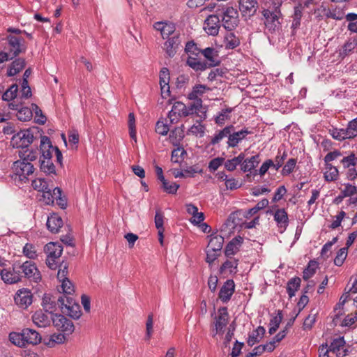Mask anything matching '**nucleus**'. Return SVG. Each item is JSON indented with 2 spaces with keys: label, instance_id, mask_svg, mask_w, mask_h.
<instances>
[{
  "label": "nucleus",
  "instance_id": "nucleus-15",
  "mask_svg": "<svg viewBox=\"0 0 357 357\" xmlns=\"http://www.w3.org/2000/svg\"><path fill=\"white\" fill-rule=\"evenodd\" d=\"M40 149L41 151L40 161L52 159V153L54 151V146L52 145L49 137L47 136L41 137Z\"/></svg>",
  "mask_w": 357,
  "mask_h": 357
},
{
  "label": "nucleus",
  "instance_id": "nucleus-38",
  "mask_svg": "<svg viewBox=\"0 0 357 357\" xmlns=\"http://www.w3.org/2000/svg\"><path fill=\"white\" fill-rule=\"evenodd\" d=\"M233 126H227L223 130H220L218 133H216L213 137H211V144L215 145L218 144L223 138L227 137L231 130H233Z\"/></svg>",
  "mask_w": 357,
  "mask_h": 357
},
{
  "label": "nucleus",
  "instance_id": "nucleus-51",
  "mask_svg": "<svg viewBox=\"0 0 357 357\" xmlns=\"http://www.w3.org/2000/svg\"><path fill=\"white\" fill-rule=\"evenodd\" d=\"M282 316L280 311H278V314L272 317L270 321L269 333L273 334L279 328V326L282 321Z\"/></svg>",
  "mask_w": 357,
  "mask_h": 357
},
{
  "label": "nucleus",
  "instance_id": "nucleus-43",
  "mask_svg": "<svg viewBox=\"0 0 357 357\" xmlns=\"http://www.w3.org/2000/svg\"><path fill=\"white\" fill-rule=\"evenodd\" d=\"M237 261L236 260H227L220 268L221 274L235 273L237 268Z\"/></svg>",
  "mask_w": 357,
  "mask_h": 357
},
{
  "label": "nucleus",
  "instance_id": "nucleus-31",
  "mask_svg": "<svg viewBox=\"0 0 357 357\" xmlns=\"http://www.w3.org/2000/svg\"><path fill=\"white\" fill-rule=\"evenodd\" d=\"M25 67V61L23 59L19 58L12 62L8 67L7 75L13 77L19 73Z\"/></svg>",
  "mask_w": 357,
  "mask_h": 357
},
{
  "label": "nucleus",
  "instance_id": "nucleus-21",
  "mask_svg": "<svg viewBox=\"0 0 357 357\" xmlns=\"http://www.w3.org/2000/svg\"><path fill=\"white\" fill-rule=\"evenodd\" d=\"M274 220L280 229V231L283 232L288 226L289 218L287 213L284 209H278L274 213Z\"/></svg>",
  "mask_w": 357,
  "mask_h": 357
},
{
  "label": "nucleus",
  "instance_id": "nucleus-19",
  "mask_svg": "<svg viewBox=\"0 0 357 357\" xmlns=\"http://www.w3.org/2000/svg\"><path fill=\"white\" fill-rule=\"evenodd\" d=\"M257 2L255 0H240L239 9L243 16H252L255 13Z\"/></svg>",
  "mask_w": 357,
  "mask_h": 357
},
{
  "label": "nucleus",
  "instance_id": "nucleus-32",
  "mask_svg": "<svg viewBox=\"0 0 357 357\" xmlns=\"http://www.w3.org/2000/svg\"><path fill=\"white\" fill-rule=\"evenodd\" d=\"M259 155H253L250 158L244 159L241 164V169L243 172H250L259 164Z\"/></svg>",
  "mask_w": 357,
  "mask_h": 357
},
{
  "label": "nucleus",
  "instance_id": "nucleus-8",
  "mask_svg": "<svg viewBox=\"0 0 357 357\" xmlns=\"http://www.w3.org/2000/svg\"><path fill=\"white\" fill-rule=\"evenodd\" d=\"M14 301L19 307L26 309L33 303V294L27 288L20 289L15 293Z\"/></svg>",
  "mask_w": 357,
  "mask_h": 357
},
{
  "label": "nucleus",
  "instance_id": "nucleus-1",
  "mask_svg": "<svg viewBox=\"0 0 357 357\" xmlns=\"http://www.w3.org/2000/svg\"><path fill=\"white\" fill-rule=\"evenodd\" d=\"M219 17H222V26L225 29L232 30L238 23V13L232 6L218 5L215 10Z\"/></svg>",
  "mask_w": 357,
  "mask_h": 357
},
{
  "label": "nucleus",
  "instance_id": "nucleus-24",
  "mask_svg": "<svg viewBox=\"0 0 357 357\" xmlns=\"http://www.w3.org/2000/svg\"><path fill=\"white\" fill-rule=\"evenodd\" d=\"M45 252L47 257L59 259L63 252V247L58 243L50 242L45 246Z\"/></svg>",
  "mask_w": 357,
  "mask_h": 357
},
{
  "label": "nucleus",
  "instance_id": "nucleus-45",
  "mask_svg": "<svg viewBox=\"0 0 357 357\" xmlns=\"http://www.w3.org/2000/svg\"><path fill=\"white\" fill-rule=\"evenodd\" d=\"M329 132L331 135V136L337 140L342 141L346 139H351L347 128H332L329 130Z\"/></svg>",
  "mask_w": 357,
  "mask_h": 357
},
{
  "label": "nucleus",
  "instance_id": "nucleus-57",
  "mask_svg": "<svg viewBox=\"0 0 357 357\" xmlns=\"http://www.w3.org/2000/svg\"><path fill=\"white\" fill-rule=\"evenodd\" d=\"M357 162L356 155L354 153H351L347 157H344L341 160V163L342 164L344 168H351V167H354Z\"/></svg>",
  "mask_w": 357,
  "mask_h": 357
},
{
  "label": "nucleus",
  "instance_id": "nucleus-53",
  "mask_svg": "<svg viewBox=\"0 0 357 357\" xmlns=\"http://www.w3.org/2000/svg\"><path fill=\"white\" fill-rule=\"evenodd\" d=\"M232 109L227 108L222 109L215 117V122L218 125H223L227 120L229 119V114Z\"/></svg>",
  "mask_w": 357,
  "mask_h": 357
},
{
  "label": "nucleus",
  "instance_id": "nucleus-52",
  "mask_svg": "<svg viewBox=\"0 0 357 357\" xmlns=\"http://www.w3.org/2000/svg\"><path fill=\"white\" fill-rule=\"evenodd\" d=\"M42 305L46 312H52L55 310L56 304L50 295L45 294L43 298Z\"/></svg>",
  "mask_w": 357,
  "mask_h": 357
},
{
  "label": "nucleus",
  "instance_id": "nucleus-16",
  "mask_svg": "<svg viewBox=\"0 0 357 357\" xmlns=\"http://www.w3.org/2000/svg\"><path fill=\"white\" fill-rule=\"evenodd\" d=\"M0 275L1 280L7 284H15L21 280V274L20 271H15L14 268H4L1 270Z\"/></svg>",
  "mask_w": 357,
  "mask_h": 357
},
{
  "label": "nucleus",
  "instance_id": "nucleus-14",
  "mask_svg": "<svg viewBox=\"0 0 357 357\" xmlns=\"http://www.w3.org/2000/svg\"><path fill=\"white\" fill-rule=\"evenodd\" d=\"M328 348L336 357H344L347 355L348 351L343 337L334 339Z\"/></svg>",
  "mask_w": 357,
  "mask_h": 357
},
{
  "label": "nucleus",
  "instance_id": "nucleus-5",
  "mask_svg": "<svg viewBox=\"0 0 357 357\" xmlns=\"http://www.w3.org/2000/svg\"><path fill=\"white\" fill-rule=\"evenodd\" d=\"M33 141V134L30 129L21 130L15 134L10 140V145L14 148H26Z\"/></svg>",
  "mask_w": 357,
  "mask_h": 357
},
{
  "label": "nucleus",
  "instance_id": "nucleus-34",
  "mask_svg": "<svg viewBox=\"0 0 357 357\" xmlns=\"http://www.w3.org/2000/svg\"><path fill=\"white\" fill-rule=\"evenodd\" d=\"M324 178L326 181H334L338 178L339 171L332 165H325Z\"/></svg>",
  "mask_w": 357,
  "mask_h": 357
},
{
  "label": "nucleus",
  "instance_id": "nucleus-47",
  "mask_svg": "<svg viewBox=\"0 0 357 357\" xmlns=\"http://www.w3.org/2000/svg\"><path fill=\"white\" fill-rule=\"evenodd\" d=\"M169 121L167 119H159L155 125V131L157 133L161 135H166L169 131V126L167 123Z\"/></svg>",
  "mask_w": 357,
  "mask_h": 357
},
{
  "label": "nucleus",
  "instance_id": "nucleus-41",
  "mask_svg": "<svg viewBox=\"0 0 357 357\" xmlns=\"http://www.w3.org/2000/svg\"><path fill=\"white\" fill-rule=\"evenodd\" d=\"M318 263L314 260H311L309 261L307 266L303 271V278L305 280H307L310 278H312L316 273L317 269L318 268Z\"/></svg>",
  "mask_w": 357,
  "mask_h": 357
},
{
  "label": "nucleus",
  "instance_id": "nucleus-55",
  "mask_svg": "<svg viewBox=\"0 0 357 357\" xmlns=\"http://www.w3.org/2000/svg\"><path fill=\"white\" fill-rule=\"evenodd\" d=\"M18 91L17 84H13L2 96V99L6 101H10L14 99Z\"/></svg>",
  "mask_w": 357,
  "mask_h": 357
},
{
  "label": "nucleus",
  "instance_id": "nucleus-46",
  "mask_svg": "<svg viewBox=\"0 0 357 357\" xmlns=\"http://www.w3.org/2000/svg\"><path fill=\"white\" fill-rule=\"evenodd\" d=\"M61 282V289L62 293L63 294V296H70L75 292V287L72 282L69 280H64L60 282Z\"/></svg>",
  "mask_w": 357,
  "mask_h": 357
},
{
  "label": "nucleus",
  "instance_id": "nucleus-6",
  "mask_svg": "<svg viewBox=\"0 0 357 357\" xmlns=\"http://www.w3.org/2000/svg\"><path fill=\"white\" fill-rule=\"evenodd\" d=\"M228 321L229 314L227 309L225 307L220 308L214 317V328L212 330L213 336H215L218 334H222L224 328L228 324Z\"/></svg>",
  "mask_w": 357,
  "mask_h": 357
},
{
  "label": "nucleus",
  "instance_id": "nucleus-2",
  "mask_svg": "<svg viewBox=\"0 0 357 357\" xmlns=\"http://www.w3.org/2000/svg\"><path fill=\"white\" fill-rule=\"evenodd\" d=\"M58 305L63 312L75 319L81 316L80 307L71 296H61L58 298Z\"/></svg>",
  "mask_w": 357,
  "mask_h": 357
},
{
  "label": "nucleus",
  "instance_id": "nucleus-35",
  "mask_svg": "<svg viewBox=\"0 0 357 357\" xmlns=\"http://www.w3.org/2000/svg\"><path fill=\"white\" fill-rule=\"evenodd\" d=\"M224 44L227 49H234L240 44V40L234 33H228L224 38Z\"/></svg>",
  "mask_w": 357,
  "mask_h": 357
},
{
  "label": "nucleus",
  "instance_id": "nucleus-10",
  "mask_svg": "<svg viewBox=\"0 0 357 357\" xmlns=\"http://www.w3.org/2000/svg\"><path fill=\"white\" fill-rule=\"evenodd\" d=\"M189 116V112H187V106L182 102H175L172 107V109L168 113V119L171 124H174L178 122L181 117Z\"/></svg>",
  "mask_w": 357,
  "mask_h": 357
},
{
  "label": "nucleus",
  "instance_id": "nucleus-25",
  "mask_svg": "<svg viewBox=\"0 0 357 357\" xmlns=\"http://www.w3.org/2000/svg\"><path fill=\"white\" fill-rule=\"evenodd\" d=\"M63 220L57 214L53 213L48 217L47 220V227L48 229L54 234L58 233L63 226Z\"/></svg>",
  "mask_w": 357,
  "mask_h": 357
},
{
  "label": "nucleus",
  "instance_id": "nucleus-37",
  "mask_svg": "<svg viewBox=\"0 0 357 357\" xmlns=\"http://www.w3.org/2000/svg\"><path fill=\"white\" fill-rule=\"evenodd\" d=\"M245 155L243 153L239 154L238 156L233 158L232 159L227 160L225 161L224 165L225 167L230 172L234 171L236 167L241 164L244 160Z\"/></svg>",
  "mask_w": 357,
  "mask_h": 357
},
{
  "label": "nucleus",
  "instance_id": "nucleus-20",
  "mask_svg": "<svg viewBox=\"0 0 357 357\" xmlns=\"http://www.w3.org/2000/svg\"><path fill=\"white\" fill-rule=\"evenodd\" d=\"M22 336L24 338V341H25L26 346L27 344L36 345L39 344L41 341L40 335L35 330L24 328L22 330Z\"/></svg>",
  "mask_w": 357,
  "mask_h": 357
},
{
  "label": "nucleus",
  "instance_id": "nucleus-29",
  "mask_svg": "<svg viewBox=\"0 0 357 357\" xmlns=\"http://www.w3.org/2000/svg\"><path fill=\"white\" fill-rule=\"evenodd\" d=\"M250 132L247 129L241 130L234 133L228 135V146L229 147H235L243 139H244Z\"/></svg>",
  "mask_w": 357,
  "mask_h": 357
},
{
  "label": "nucleus",
  "instance_id": "nucleus-11",
  "mask_svg": "<svg viewBox=\"0 0 357 357\" xmlns=\"http://www.w3.org/2000/svg\"><path fill=\"white\" fill-rule=\"evenodd\" d=\"M54 326L68 335L72 333L74 331L73 322L66 317L61 314H55L52 318Z\"/></svg>",
  "mask_w": 357,
  "mask_h": 357
},
{
  "label": "nucleus",
  "instance_id": "nucleus-58",
  "mask_svg": "<svg viewBox=\"0 0 357 357\" xmlns=\"http://www.w3.org/2000/svg\"><path fill=\"white\" fill-rule=\"evenodd\" d=\"M162 183L164 190L169 194H176L179 188V185L174 182H168L167 180L162 181Z\"/></svg>",
  "mask_w": 357,
  "mask_h": 357
},
{
  "label": "nucleus",
  "instance_id": "nucleus-50",
  "mask_svg": "<svg viewBox=\"0 0 357 357\" xmlns=\"http://www.w3.org/2000/svg\"><path fill=\"white\" fill-rule=\"evenodd\" d=\"M17 119L21 121H27L31 119L33 113L31 109L24 107L18 109L16 114Z\"/></svg>",
  "mask_w": 357,
  "mask_h": 357
},
{
  "label": "nucleus",
  "instance_id": "nucleus-13",
  "mask_svg": "<svg viewBox=\"0 0 357 357\" xmlns=\"http://www.w3.org/2000/svg\"><path fill=\"white\" fill-rule=\"evenodd\" d=\"M8 41L9 45V50L13 53V56H16L21 52H24L26 50V46L24 44V40L22 38L10 36L8 37Z\"/></svg>",
  "mask_w": 357,
  "mask_h": 357
},
{
  "label": "nucleus",
  "instance_id": "nucleus-44",
  "mask_svg": "<svg viewBox=\"0 0 357 357\" xmlns=\"http://www.w3.org/2000/svg\"><path fill=\"white\" fill-rule=\"evenodd\" d=\"M128 126L129 135H130V138L135 142H137V131H136V125H135V117L134 113H132V112H130L128 114Z\"/></svg>",
  "mask_w": 357,
  "mask_h": 357
},
{
  "label": "nucleus",
  "instance_id": "nucleus-17",
  "mask_svg": "<svg viewBox=\"0 0 357 357\" xmlns=\"http://www.w3.org/2000/svg\"><path fill=\"white\" fill-rule=\"evenodd\" d=\"M180 45L181 40L179 36L175 35L169 38L164 43L163 49L168 56L173 57L176 54Z\"/></svg>",
  "mask_w": 357,
  "mask_h": 357
},
{
  "label": "nucleus",
  "instance_id": "nucleus-56",
  "mask_svg": "<svg viewBox=\"0 0 357 357\" xmlns=\"http://www.w3.org/2000/svg\"><path fill=\"white\" fill-rule=\"evenodd\" d=\"M23 253L29 259H36L38 256L35 246L30 243H26L24 246Z\"/></svg>",
  "mask_w": 357,
  "mask_h": 357
},
{
  "label": "nucleus",
  "instance_id": "nucleus-60",
  "mask_svg": "<svg viewBox=\"0 0 357 357\" xmlns=\"http://www.w3.org/2000/svg\"><path fill=\"white\" fill-rule=\"evenodd\" d=\"M68 264L67 263L63 261L60 264L59 266L58 273H57V279L59 282L68 279L67 278L68 275Z\"/></svg>",
  "mask_w": 357,
  "mask_h": 357
},
{
  "label": "nucleus",
  "instance_id": "nucleus-62",
  "mask_svg": "<svg viewBox=\"0 0 357 357\" xmlns=\"http://www.w3.org/2000/svg\"><path fill=\"white\" fill-rule=\"evenodd\" d=\"M296 165V160L295 158H290L282 168V173L283 175H289L294 169Z\"/></svg>",
  "mask_w": 357,
  "mask_h": 357
},
{
  "label": "nucleus",
  "instance_id": "nucleus-22",
  "mask_svg": "<svg viewBox=\"0 0 357 357\" xmlns=\"http://www.w3.org/2000/svg\"><path fill=\"white\" fill-rule=\"evenodd\" d=\"M153 26L160 32L163 38H168L175 31V25L170 22H158L154 24Z\"/></svg>",
  "mask_w": 357,
  "mask_h": 357
},
{
  "label": "nucleus",
  "instance_id": "nucleus-18",
  "mask_svg": "<svg viewBox=\"0 0 357 357\" xmlns=\"http://www.w3.org/2000/svg\"><path fill=\"white\" fill-rule=\"evenodd\" d=\"M235 289L234 282L232 280H227L219 292V298L223 302H228L233 295Z\"/></svg>",
  "mask_w": 357,
  "mask_h": 357
},
{
  "label": "nucleus",
  "instance_id": "nucleus-33",
  "mask_svg": "<svg viewBox=\"0 0 357 357\" xmlns=\"http://www.w3.org/2000/svg\"><path fill=\"white\" fill-rule=\"evenodd\" d=\"M224 243V238L220 235L211 236L207 248L210 250L221 252Z\"/></svg>",
  "mask_w": 357,
  "mask_h": 357
},
{
  "label": "nucleus",
  "instance_id": "nucleus-48",
  "mask_svg": "<svg viewBox=\"0 0 357 357\" xmlns=\"http://www.w3.org/2000/svg\"><path fill=\"white\" fill-rule=\"evenodd\" d=\"M22 335V331L20 333L13 332L9 335V340L13 344L19 347H26V344Z\"/></svg>",
  "mask_w": 357,
  "mask_h": 357
},
{
  "label": "nucleus",
  "instance_id": "nucleus-4",
  "mask_svg": "<svg viewBox=\"0 0 357 357\" xmlns=\"http://www.w3.org/2000/svg\"><path fill=\"white\" fill-rule=\"evenodd\" d=\"M43 201L47 205L52 204L56 202V204L62 208L66 206V200L61 197V190L52 185L43 192Z\"/></svg>",
  "mask_w": 357,
  "mask_h": 357
},
{
  "label": "nucleus",
  "instance_id": "nucleus-23",
  "mask_svg": "<svg viewBox=\"0 0 357 357\" xmlns=\"http://www.w3.org/2000/svg\"><path fill=\"white\" fill-rule=\"evenodd\" d=\"M211 91V88L206 85L196 84L192 87V91L188 94V98L189 100H202V97Z\"/></svg>",
  "mask_w": 357,
  "mask_h": 357
},
{
  "label": "nucleus",
  "instance_id": "nucleus-54",
  "mask_svg": "<svg viewBox=\"0 0 357 357\" xmlns=\"http://www.w3.org/2000/svg\"><path fill=\"white\" fill-rule=\"evenodd\" d=\"M19 155L20 159L24 160L25 162L33 161L37 158V151L33 150H26L24 152L20 151Z\"/></svg>",
  "mask_w": 357,
  "mask_h": 357
},
{
  "label": "nucleus",
  "instance_id": "nucleus-64",
  "mask_svg": "<svg viewBox=\"0 0 357 357\" xmlns=\"http://www.w3.org/2000/svg\"><path fill=\"white\" fill-rule=\"evenodd\" d=\"M185 154L186 152L183 147H178L172 151V161L174 162H179L180 159H183V155Z\"/></svg>",
  "mask_w": 357,
  "mask_h": 357
},
{
  "label": "nucleus",
  "instance_id": "nucleus-26",
  "mask_svg": "<svg viewBox=\"0 0 357 357\" xmlns=\"http://www.w3.org/2000/svg\"><path fill=\"white\" fill-rule=\"evenodd\" d=\"M357 47V38H348L344 45L339 50V55L340 56L344 58L350 54H351L354 50Z\"/></svg>",
  "mask_w": 357,
  "mask_h": 357
},
{
  "label": "nucleus",
  "instance_id": "nucleus-28",
  "mask_svg": "<svg viewBox=\"0 0 357 357\" xmlns=\"http://www.w3.org/2000/svg\"><path fill=\"white\" fill-rule=\"evenodd\" d=\"M32 321L38 327H46L50 324V319L48 314L42 310L36 311L33 314Z\"/></svg>",
  "mask_w": 357,
  "mask_h": 357
},
{
  "label": "nucleus",
  "instance_id": "nucleus-3",
  "mask_svg": "<svg viewBox=\"0 0 357 357\" xmlns=\"http://www.w3.org/2000/svg\"><path fill=\"white\" fill-rule=\"evenodd\" d=\"M272 10L270 8H264L262 10V15L264 17V24L266 29L270 32H275L280 28L279 17L281 15L280 8L278 11L276 8L272 7Z\"/></svg>",
  "mask_w": 357,
  "mask_h": 357
},
{
  "label": "nucleus",
  "instance_id": "nucleus-9",
  "mask_svg": "<svg viewBox=\"0 0 357 357\" xmlns=\"http://www.w3.org/2000/svg\"><path fill=\"white\" fill-rule=\"evenodd\" d=\"M20 268L24 273V277L29 281L37 283L41 280L40 272L33 262L26 261L24 262Z\"/></svg>",
  "mask_w": 357,
  "mask_h": 357
},
{
  "label": "nucleus",
  "instance_id": "nucleus-42",
  "mask_svg": "<svg viewBox=\"0 0 357 357\" xmlns=\"http://www.w3.org/2000/svg\"><path fill=\"white\" fill-rule=\"evenodd\" d=\"M40 169L47 175H56L55 166L52 160H42L40 161Z\"/></svg>",
  "mask_w": 357,
  "mask_h": 357
},
{
  "label": "nucleus",
  "instance_id": "nucleus-7",
  "mask_svg": "<svg viewBox=\"0 0 357 357\" xmlns=\"http://www.w3.org/2000/svg\"><path fill=\"white\" fill-rule=\"evenodd\" d=\"M14 173L19 176L20 179L24 181L27 176L32 174L34 172L33 165L29 162H25L20 159L15 161L13 165Z\"/></svg>",
  "mask_w": 357,
  "mask_h": 357
},
{
  "label": "nucleus",
  "instance_id": "nucleus-27",
  "mask_svg": "<svg viewBox=\"0 0 357 357\" xmlns=\"http://www.w3.org/2000/svg\"><path fill=\"white\" fill-rule=\"evenodd\" d=\"M344 188L341 189L343 197H350L349 202V204H357V188L351 184L346 183L343 185Z\"/></svg>",
  "mask_w": 357,
  "mask_h": 357
},
{
  "label": "nucleus",
  "instance_id": "nucleus-36",
  "mask_svg": "<svg viewBox=\"0 0 357 357\" xmlns=\"http://www.w3.org/2000/svg\"><path fill=\"white\" fill-rule=\"evenodd\" d=\"M301 279L299 278H293L289 280L287 284V291L289 298L295 296L296 292L298 291L301 286Z\"/></svg>",
  "mask_w": 357,
  "mask_h": 357
},
{
  "label": "nucleus",
  "instance_id": "nucleus-59",
  "mask_svg": "<svg viewBox=\"0 0 357 357\" xmlns=\"http://www.w3.org/2000/svg\"><path fill=\"white\" fill-rule=\"evenodd\" d=\"M347 256V248H341L338 251V252L334 259L335 264L337 266H342Z\"/></svg>",
  "mask_w": 357,
  "mask_h": 357
},
{
  "label": "nucleus",
  "instance_id": "nucleus-40",
  "mask_svg": "<svg viewBox=\"0 0 357 357\" xmlns=\"http://www.w3.org/2000/svg\"><path fill=\"white\" fill-rule=\"evenodd\" d=\"M187 64L195 70H204L208 68L207 63L202 62L197 58L189 56L187 59Z\"/></svg>",
  "mask_w": 357,
  "mask_h": 357
},
{
  "label": "nucleus",
  "instance_id": "nucleus-12",
  "mask_svg": "<svg viewBox=\"0 0 357 357\" xmlns=\"http://www.w3.org/2000/svg\"><path fill=\"white\" fill-rule=\"evenodd\" d=\"M220 28V17L217 13H215V14L210 15L205 20L204 29L208 35H218Z\"/></svg>",
  "mask_w": 357,
  "mask_h": 357
},
{
  "label": "nucleus",
  "instance_id": "nucleus-30",
  "mask_svg": "<svg viewBox=\"0 0 357 357\" xmlns=\"http://www.w3.org/2000/svg\"><path fill=\"white\" fill-rule=\"evenodd\" d=\"M202 54L207 59V66L208 67L215 66L219 64L218 59V52L213 48L207 47L202 51Z\"/></svg>",
  "mask_w": 357,
  "mask_h": 357
},
{
  "label": "nucleus",
  "instance_id": "nucleus-63",
  "mask_svg": "<svg viewBox=\"0 0 357 357\" xmlns=\"http://www.w3.org/2000/svg\"><path fill=\"white\" fill-rule=\"evenodd\" d=\"M206 261L209 264V266H211V264L215 261V260L217 259L218 257L220 255L221 252L215 251L213 250L206 248Z\"/></svg>",
  "mask_w": 357,
  "mask_h": 357
},
{
  "label": "nucleus",
  "instance_id": "nucleus-61",
  "mask_svg": "<svg viewBox=\"0 0 357 357\" xmlns=\"http://www.w3.org/2000/svg\"><path fill=\"white\" fill-rule=\"evenodd\" d=\"M66 340V337L62 333H54L51 335L50 342L47 343L50 347L54 346V344H61Z\"/></svg>",
  "mask_w": 357,
  "mask_h": 357
},
{
  "label": "nucleus",
  "instance_id": "nucleus-49",
  "mask_svg": "<svg viewBox=\"0 0 357 357\" xmlns=\"http://www.w3.org/2000/svg\"><path fill=\"white\" fill-rule=\"evenodd\" d=\"M31 185L34 190H36L42 192L47 190L48 188L51 185V184L48 183L47 181L42 178H38L34 179L32 181Z\"/></svg>",
  "mask_w": 357,
  "mask_h": 357
},
{
  "label": "nucleus",
  "instance_id": "nucleus-39",
  "mask_svg": "<svg viewBox=\"0 0 357 357\" xmlns=\"http://www.w3.org/2000/svg\"><path fill=\"white\" fill-rule=\"evenodd\" d=\"M184 137L183 130L181 128H176L169 135V141L174 146H178Z\"/></svg>",
  "mask_w": 357,
  "mask_h": 357
}]
</instances>
